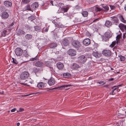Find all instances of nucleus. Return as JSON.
Wrapping results in <instances>:
<instances>
[{
    "instance_id": "obj_1",
    "label": "nucleus",
    "mask_w": 126,
    "mask_h": 126,
    "mask_svg": "<svg viewBox=\"0 0 126 126\" xmlns=\"http://www.w3.org/2000/svg\"><path fill=\"white\" fill-rule=\"evenodd\" d=\"M29 76V74L27 71L23 72L20 76V79L22 80H25L27 79Z\"/></svg>"
},
{
    "instance_id": "obj_2",
    "label": "nucleus",
    "mask_w": 126,
    "mask_h": 126,
    "mask_svg": "<svg viewBox=\"0 0 126 126\" xmlns=\"http://www.w3.org/2000/svg\"><path fill=\"white\" fill-rule=\"evenodd\" d=\"M72 44L74 47L78 49L81 46L80 42L77 40L73 41L72 42Z\"/></svg>"
},
{
    "instance_id": "obj_3",
    "label": "nucleus",
    "mask_w": 126,
    "mask_h": 126,
    "mask_svg": "<svg viewBox=\"0 0 126 126\" xmlns=\"http://www.w3.org/2000/svg\"><path fill=\"white\" fill-rule=\"evenodd\" d=\"M87 58L84 55L80 56L78 57L79 62L81 63H84L87 60Z\"/></svg>"
},
{
    "instance_id": "obj_4",
    "label": "nucleus",
    "mask_w": 126,
    "mask_h": 126,
    "mask_svg": "<svg viewBox=\"0 0 126 126\" xmlns=\"http://www.w3.org/2000/svg\"><path fill=\"white\" fill-rule=\"evenodd\" d=\"M102 53L105 56L109 57L111 54V51L109 50L104 49Z\"/></svg>"
},
{
    "instance_id": "obj_5",
    "label": "nucleus",
    "mask_w": 126,
    "mask_h": 126,
    "mask_svg": "<svg viewBox=\"0 0 126 126\" xmlns=\"http://www.w3.org/2000/svg\"><path fill=\"white\" fill-rule=\"evenodd\" d=\"M15 52L16 55L20 56L23 53V50L20 48L17 47L16 49Z\"/></svg>"
},
{
    "instance_id": "obj_6",
    "label": "nucleus",
    "mask_w": 126,
    "mask_h": 126,
    "mask_svg": "<svg viewBox=\"0 0 126 126\" xmlns=\"http://www.w3.org/2000/svg\"><path fill=\"white\" fill-rule=\"evenodd\" d=\"M68 53L71 56H74L76 55V51L75 49H71L68 51Z\"/></svg>"
},
{
    "instance_id": "obj_7",
    "label": "nucleus",
    "mask_w": 126,
    "mask_h": 126,
    "mask_svg": "<svg viewBox=\"0 0 126 126\" xmlns=\"http://www.w3.org/2000/svg\"><path fill=\"white\" fill-rule=\"evenodd\" d=\"M16 33L17 35L19 36L24 35L25 34V32L19 29L16 30Z\"/></svg>"
},
{
    "instance_id": "obj_8",
    "label": "nucleus",
    "mask_w": 126,
    "mask_h": 126,
    "mask_svg": "<svg viewBox=\"0 0 126 126\" xmlns=\"http://www.w3.org/2000/svg\"><path fill=\"white\" fill-rule=\"evenodd\" d=\"M72 85L70 84L60 85L59 86L57 87L56 88H53L51 89V90H53L55 89H58L59 88H64L66 87L72 86Z\"/></svg>"
},
{
    "instance_id": "obj_9",
    "label": "nucleus",
    "mask_w": 126,
    "mask_h": 126,
    "mask_svg": "<svg viewBox=\"0 0 126 126\" xmlns=\"http://www.w3.org/2000/svg\"><path fill=\"white\" fill-rule=\"evenodd\" d=\"M55 81L54 79L52 78H51L48 80V83L50 86L54 85L55 83Z\"/></svg>"
},
{
    "instance_id": "obj_10",
    "label": "nucleus",
    "mask_w": 126,
    "mask_h": 126,
    "mask_svg": "<svg viewBox=\"0 0 126 126\" xmlns=\"http://www.w3.org/2000/svg\"><path fill=\"white\" fill-rule=\"evenodd\" d=\"M9 15L7 12H4L1 13V17L2 18L6 19L8 18Z\"/></svg>"
},
{
    "instance_id": "obj_11",
    "label": "nucleus",
    "mask_w": 126,
    "mask_h": 126,
    "mask_svg": "<svg viewBox=\"0 0 126 126\" xmlns=\"http://www.w3.org/2000/svg\"><path fill=\"white\" fill-rule=\"evenodd\" d=\"M38 3L36 2H35L32 4L31 5L32 10L33 11L35 10L36 8H38Z\"/></svg>"
},
{
    "instance_id": "obj_12",
    "label": "nucleus",
    "mask_w": 126,
    "mask_h": 126,
    "mask_svg": "<svg viewBox=\"0 0 126 126\" xmlns=\"http://www.w3.org/2000/svg\"><path fill=\"white\" fill-rule=\"evenodd\" d=\"M4 4L5 6L7 7H9L12 6V2L10 1H4Z\"/></svg>"
},
{
    "instance_id": "obj_13",
    "label": "nucleus",
    "mask_w": 126,
    "mask_h": 126,
    "mask_svg": "<svg viewBox=\"0 0 126 126\" xmlns=\"http://www.w3.org/2000/svg\"><path fill=\"white\" fill-rule=\"evenodd\" d=\"M80 68V66L76 63H73L71 67V68L73 70H77Z\"/></svg>"
},
{
    "instance_id": "obj_14",
    "label": "nucleus",
    "mask_w": 126,
    "mask_h": 126,
    "mask_svg": "<svg viewBox=\"0 0 126 126\" xmlns=\"http://www.w3.org/2000/svg\"><path fill=\"white\" fill-rule=\"evenodd\" d=\"M83 44L86 46L89 45L91 43L90 40L88 38L84 39L83 41Z\"/></svg>"
},
{
    "instance_id": "obj_15",
    "label": "nucleus",
    "mask_w": 126,
    "mask_h": 126,
    "mask_svg": "<svg viewBox=\"0 0 126 126\" xmlns=\"http://www.w3.org/2000/svg\"><path fill=\"white\" fill-rule=\"evenodd\" d=\"M102 11H108L109 9V7L107 5L104 4H102Z\"/></svg>"
},
{
    "instance_id": "obj_16",
    "label": "nucleus",
    "mask_w": 126,
    "mask_h": 126,
    "mask_svg": "<svg viewBox=\"0 0 126 126\" xmlns=\"http://www.w3.org/2000/svg\"><path fill=\"white\" fill-rule=\"evenodd\" d=\"M57 66L58 68L59 69H62L64 67V65L61 62H58L57 64Z\"/></svg>"
},
{
    "instance_id": "obj_17",
    "label": "nucleus",
    "mask_w": 126,
    "mask_h": 126,
    "mask_svg": "<svg viewBox=\"0 0 126 126\" xmlns=\"http://www.w3.org/2000/svg\"><path fill=\"white\" fill-rule=\"evenodd\" d=\"M54 23L56 26L58 28H62L63 27V25L61 24L58 21L55 22Z\"/></svg>"
},
{
    "instance_id": "obj_18",
    "label": "nucleus",
    "mask_w": 126,
    "mask_h": 126,
    "mask_svg": "<svg viewBox=\"0 0 126 126\" xmlns=\"http://www.w3.org/2000/svg\"><path fill=\"white\" fill-rule=\"evenodd\" d=\"M119 27L120 29L122 31H124L126 28V26L124 25V24L121 23L119 25Z\"/></svg>"
},
{
    "instance_id": "obj_19",
    "label": "nucleus",
    "mask_w": 126,
    "mask_h": 126,
    "mask_svg": "<svg viewBox=\"0 0 126 126\" xmlns=\"http://www.w3.org/2000/svg\"><path fill=\"white\" fill-rule=\"evenodd\" d=\"M43 65V63L41 61H38L36 62L35 65L37 67H42Z\"/></svg>"
},
{
    "instance_id": "obj_20",
    "label": "nucleus",
    "mask_w": 126,
    "mask_h": 126,
    "mask_svg": "<svg viewBox=\"0 0 126 126\" xmlns=\"http://www.w3.org/2000/svg\"><path fill=\"white\" fill-rule=\"evenodd\" d=\"M44 84L42 82L38 83L37 85V87L39 89H42L44 87Z\"/></svg>"
},
{
    "instance_id": "obj_21",
    "label": "nucleus",
    "mask_w": 126,
    "mask_h": 126,
    "mask_svg": "<svg viewBox=\"0 0 126 126\" xmlns=\"http://www.w3.org/2000/svg\"><path fill=\"white\" fill-rule=\"evenodd\" d=\"M69 43V41L68 39L66 38H64L63 39V44L64 46H67L68 45Z\"/></svg>"
},
{
    "instance_id": "obj_22",
    "label": "nucleus",
    "mask_w": 126,
    "mask_h": 126,
    "mask_svg": "<svg viewBox=\"0 0 126 126\" xmlns=\"http://www.w3.org/2000/svg\"><path fill=\"white\" fill-rule=\"evenodd\" d=\"M92 54L96 58H99L101 56V54L98 53L97 52H93Z\"/></svg>"
},
{
    "instance_id": "obj_23",
    "label": "nucleus",
    "mask_w": 126,
    "mask_h": 126,
    "mask_svg": "<svg viewBox=\"0 0 126 126\" xmlns=\"http://www.w3.org/2000/svg\"><path fill=\"white\" fill-rule=\"evenodd\" d=\"M112 25V23L111 22L108 20H107L105 24V26L108 27Z\"/></svg>"
},
{
    "instance_id": "obj_24",
    "label": "nucleus",
    "mask_w": 126,
    "mask_h": 126,
    "mask_svg": "<svg viewBox=\"0 0 126 126\" xmlns=\"http://www.w3.org/2000/svg\"><path fill=\"white\" fill-rule=\"evenodd\" d=\"M23 53V56L25 57L26 58H28L30 56L27 53V51L26 50H24Z\"/></svg>"
},
{
    "instance_id": "obj_25",
    "label": "nucleus",
    "mask_w": 126,
    "mask_h": 126,
    "mask_svg": "<svg viewBox=\"0 0 126 126\" xmlns=\"http://www.w3.org/2000/svg\"><path fill=\"white\" fill-rule=\"evenodd\" d=\"M63 76L65 78H69L71 76V75L69 73H64L63 74Z\"/></svg>"
},
{
    "instance_id": "obj_26",
    "label": "nucleus",
    "mask_w": 126,
    "mask_h": 126,
    "mask_svg": "<svg viewBox=\"0 0 126 126\" xmlns=\"http://www.w3.org/2000/svg\"><path fill=\"white\" fill-rule=\"evenodd\" d=\"M111 17L112 21L114 22V23H117L118 22L119 20L117 17L114 16Z\"/></svg>"
},
{
    "instance_id": "obj_27",
    "label": "nucleus",
    "mask_w": 126,
    "mask_h": 126,
    "mask_svg": "<svg viewBox=\"0 0 126 126\" xmlns=\"http://www.w3.org/2000/svg\"><path fill=\"white\" fill-rule=\"evenodd\" d=\"M7 31L6 30H4L1 32V37H5L7 35Z\"/></svg>"
},
{
    "instance_id": "obj_28",
    "label": "nucleus",
    "mask_w": 126,
    "mask_h": 126,
    "mask_svg": "<svg viewBox=\"0 0 126 126\" xmlns=\"http://www.w3.org/2000/svg\"><path fill=\"white\" fill-rule=\"evenodd\" d=\"M32 35L31 34H27L26 35L25 37L26 39L29 40L32 39Z\"/></svg>"
},
{
    "instance_id": "obj_29",
    "label": "nucleus",
    "mask_w": 126,
    "mask_h": 126,
    "mask_svg": "<svg viewBox=\"0 0 126 126\" xmlns=\"http://www.w3.org/2000/svg\"><path fill=\"white\" fill-rule=\"evenodd\" d=\"M104 36H105L108 37L109 38H110L111 36V35L110 32H106L105 33L104 35Z\"/></svg>"
},
{
    "instance_id": "obj_30",
    "label": "nucleus",
    "mask_w": 126,
    "mask_h": 126,
    "mask_svg": "<svg viewBox=\"0 0 126 126\" xmlns=\"http://www.w3.org/2000/svg\"><path fill=\"white\" fill-rule=\"evenodd\" d=\"M57 44L55 43H52L50 45V47L51 48H54L57 47Z\"/></svg>"
},
{
    "instance_id": "obj_31",
    "label": "nucleus",
    "mask_w": 126,
    "mask_h": 126,
    "mask_svg": "<svg viewBox=\"0 0 126 126\" xmlns=\"http://www.w3.org/2000/svg\"><path fill=\"white\" fill-rule=\"evenodd\" d=\"M119 18L121 21L122 22L125 23L126 22V21L125 20L122 15H120L119 16Z\"/></svg>"
},
{
    "instance_id": "obj_32",
    "label": "nucleus",
    "mask_w": 126,
    "mask_h": 126,
    "mask_svg": "<svg viewBox=\"0 0 126 126\" xmlns=\"http://www.w3.org/2000/svg\"><path fill=\"white\" fill-rule=\"evenodd\" d=\"M81 13L82 16L84 17H86L87 16L88 14V12L86 11H83Z\"/></svg>"
},
{
    "instance_id": "obj_33",
    "label": "nucleus",
    "mask_w": 126,
    "mask_h": 126,
    "mask_svg": "<svg viewBox=\"0 0 126 126\" xmlns=\"http://www.w3.org/2000/svg\"><path fill=\"white\" fill-rule=\"evenodd\" d=\"M102 38L103 41H106L109 40V38L108 37H107V36H104V35H103L102 36Z\"/></svg>"
},
{
    "instance_id": "obj_34",
    "label": "nucleus",
    "mask_w": 126,
    "mask_h": 126,
    "mask_svg": "<svg viewBox=\"0 0 126 126\" xmlns=\"http://www.w3.org/2000/svg\"><path fill=\"white\" fill-rule=\"evenodd\" d=\"M26 10H28L33 12V11L32 10L30 6L29 5H27L26 7Z\"/></svg>"
},
{
    "instance_id": "obj_35",
    "label": "nucleus",
    "mask_w": 126,
    "mask_h": 126,
    "mask_svg": "<svg viewBox=\"0 0 126 126\" xmlns=\"http://www.w3.org/2000/svg\"><path fill=\"white\" fill-rule=\"evenodd\" d=\"M35 30V31H37V32H39L40 31L41 29V27L39 26H36L34 27Z\"/></svg>"
},
{
    "instance_id": "obj_36",
    "label": "nucleus",
    "mask_w": 126,
    "mask_h": 126,
    "mask_svg": "<svg viewBox=\"0 0 126 126\" xmlns=\"http://www.w3.org/2000/svg\"><path fill=\"white\" fill-rule=\"evenodd\" d=\"M22 1L24 4H27L31 1L30 0H22Z\"/></svg>"
},
{
    "instance_id": "obj_37",
    "label": "nucleus",
    "mask_w": 126,
    "mask_h": 126,
    "mask_svg": "<svg viewBox=\"0 0 126 126\" xmlns=\"http://www.w3.org/2000/svg\"><path fill=\"white\" fill-rule=\"evenodd\" d=\"M35 19V17L33 16H31L29 17V19L31 20V21H32Z\"/></svg>"
},
{
    "instance_id": "obj_38",
    "label": "nucleus",
    "mask_w": 126,
    "mask_h": 126,
    "mask_svg": "<svg viewBox=\"0 0 126 126\" xmlns=\"http://www.w3.org/2000/svg\"><path fill=\"white\" fill-rule=\"evenodd\" d=\"M45 65L48 67H50L51 66V63L50 62H48V61H47L45 62Z\"/></svg>"
},
{
    "instance_id": "obj_39",
    "label": "nucleus",
    "mask_w": 126,
    "mask_h": 126,
    "mask_svg": "<svg viewBox=\"0 0 126 126\" xmlns=\"http://www.w3.org/2000/svg\"><path fill=\"white\" fill-rule=\"evenodd\" d=\"M33 72L35 73L39 72L40 71L39 69V68H37L35 67L33 68Z\"/></svg>"
},
{
    "instance_id": "obj_40",
    "label": "nucleus",
    "mask_w": 126,
    "mask_h": 126,
    "mask_svg": "<svg viewBox=\"0 0 126 126\" xmlns=\"http://www.w3.org/2000/svg\"><path fill=\"white\" fill-rule=\"evenodd\" d=\"M95 11L97 12L98 11H102V8H99L98 7H96L95 9Z\"/></svg>"
},
{
    "instance_id": "obj_41",
    "label": "nucleus",
    "mask_w": 126,
    "mask_h": 126,
    "mask_svg": "<svg viewBox=\"0 0 126 126\" xmlns=\"http://www.w3.org/2000/svg\"><path fill=\"white\" fill-rule=\"evenodd\" d=\"M32 83V81H30L28 83V84H27V83H21V84H24L25 86H30V85Z\"/></svg>"
},
{
    "instance_id": "obj_42",
    "label": "nucleus",
    "mask_w": 126,
    "mask_h": 126,
    "mask_svg": "<svg viewBox=\"0 0 126 126\" xmlns=\"http://www.w3.org/2000/svg\"><path fill=\"white\" fill-rule=\"evenodd\" d=\"M12 59L13 60V63H14L16 64H17L18 63V62L15 59L12 58Z\"/></svg>"
},
{
    "instance_id": "obj_43",
    "label": "nucleus",
    "mask_w": 126,
    "mask_h": 126,
    "mask_svg": "<svg viewBox=\"0 0 126 126\" xmlns=\"http://www.w3.org/2000/svg\"><path fill=\"white\" fill-rule=\"evenodd\" d=\"M116 41H115L112 42V44L110 45V46L111 47H113L116 44Z\"/></svg>"
},
{
    "instance_id": "obj_44",
    "label": "nucleus",
    "mask_w": 126,
    "mask_h": 126,
    "mask_svg": "<svg viewBox=\"0 0 126 126\" xmlns=\"http://www.w3.org/2000/svg\"><path fill=\"white\" fill-rule=\"evenodd\" d=\"M37 56H36L34 58H32L30 59L29 60H30L31 61H37Z\"/></svg>"
},
{
    "instance_id": "obj_45",
    "label": "nucleus",
    "mask_w": 126,
    "mask_h": 126,
    "mask_svg": "<svg viewBox=\"0 0 126 126\" xmlns=\"http://www.w3.org/2000/svg\"><path fill=\"white\" fill-rule=\"evenodd\" d=\"M68 7H66V8H64L62 9V10L64 12H67L68 9Z\"/></svg>"
},
{
    "instance_id": "obj_46",
    "label": "nucleus",
    "mask_w": 126,
    "mask_h": 126,
    "mask_svg": "<svg viewBox=\"0 0 126 126\" xmlns=\"http://www.w3.org/2000/svg\"><path fill=\"white\" fill-rule=\"evenodd\" d=\"M50 71L52 72V73H55V71L53 68V67H52L51 66L49 67Z\"/></svg>"
},
{
    "instance_id": "obj_47",
    "label": "nucleus",
    "mask_w": 126,
    "mask_h": 126,
    "mask_svg": "<svg viewBox=\"0 0 126 126\" xmlns=\"http://www.w3.org/2000/svg\"><path fill=\"white\" fill-rule=\"evenodd\" d=\"M120 58L121 61H124L125 59V58L124 57L122 56H120Z\"/></svg>"
},
{
    "instance_id": "obj_48",
    "label": "nucleus",
    "mask_w": 126,
    "mask_h": 126,
    "mask_svg": "<svg viewBox=\"0 0 126 126\" xmlns=\"http://www.w3.org/2000/svg\"><path fill=\"white\" fill-rule=\"evenodd\" d=\"M58 6L60 7H63L64 6V4L61 3H59L58 4Z\"/></svg>"
},
{
    "instance_id": "obj_49",
    "label": "nucleus",
    "mask_w": 126,
    "mask_h": 126,
    "mask_svg": "<svg viewBox=\"0 0 126 126\" xmlns=\"http://www.w3.org/2000/svg\"><path fill=\"white\" fill-rule=\"evenodd\" d=\"M118 88V87H116V86H114L111 87V89L115 91Z\"/></svg>"
},
{
    "instance_id": "obj_50",
    "label": "nucleus",
    "mask_w": 126,
    "mask_h": 126,
    "mask_svg": "<svg viewBox=\"0 0 126 126\" xmlns=\"http://www.w3.org/2000/svg\"><path fill=\"white\" fill-rule=\"evenodd\" d=\"M63 59V58L62 57H58L57 59V60L60 61L62 60Z\"/></svg>"
},
{
    "instance_id": "obj_51",
    "label": "nucleus",
    "mask_w": 126,
    "mask_h": 126,
    "mask_svg": "<svg viewBox=\"0 0 126 126\" xmlns=\"http://www.w3.org/2000/svg\"><path fill=\"white\" fill-rule=\"evenodd\" d=\"M111 9V10L115 9V7L113 5H110Z\"/></svg>"
},
{
    "instance_id": "obj_52",
    "label": "nucleus",
    "mask_w": 126,
    "mask_h": 126,
    "mask_svg": "<svg viewBox=\"0 0 126 126\" xmlns=\"http://www.w3.org/2000/svg\"><path fill=\"white\" fill-rule=\"evenodd\" d=\"M121 35H118L116 37V40H119L121 38Z\"/></svg>"
},
{
    "instance_id": "obj_53",
    "label": "nucleus",
    "mask_w": 126,
    "mask_h": 126,
    "mask_svg": "<svg viewBox=\"0 0 126 126\" xmlns=\"http://www.w3.org/2000/svg\"><path fill=\"white\" fill-rule=\"evenodd\" d=\"M81 8V7L80 6L78 5L76 6L75 7V8L77 9H80Z\"/></svg>"
},
{
    "instance_id": "obj_54",
    "label": "nucleus",
    "mask_w": 126,
    "mask_h": 126,
    "mask_svg": "<svg viewBox=\"0 0 126 126\" xmlns=\"http://www.w3.org/2000/svg\"><path fill=\"white\" fill-rule=\"evenodd\" d=\"M100 18H95L94 19V20H93V22H96L98 20L100 19Z\"/></svg>"
},
{
    "instance_id": "obj_55",
    "label": "nucleus",
    "mask_w": 126,
    "mask_h": 126,
    "mask_svg": "<svg viewBox=\"0 0 126 126\" xmlns=\"http://www.w3.org/2000/svg\"><path fill=\"white\" fill-rule=\"evenodd\" d=\"M105 82L103 81H101L99 82V83L100 84H105Z\"/></svg>"
},
{
    "instance_id": "obj_56",
    "label": "nucleus",
    "mask_w": 126,
    "mask_h": 126,
    "mask_svg": "<svg viewBox=\"0 0 126 126\" xmlns=\"http://www.w3.org/2000/svg\"><path fill=\"white\" fill-rule=\"evenodd\" d=\"M24 110V109L22 108H19V111L20 112H22Z\"/></svg>"
},
{
    "instance_id": "obj_57",
    "label": "nucleus",
    "mask_w": 126,
    "mask_h": 126,
    "mask_svg": "<svg viewBox=\"0 0 126 126\" xmlns=\"http://www.w3.org/2000/svg\"><path fill=\"white\" fill-rule=\"evenodd\" d=\"M16 110V109L15 108L14 109H12L11 110V111L12 112H15Z\"/></svg>"
},
{
    "instance_id": "obj_58",
    "label": "nucleus",
    "mask_w": 126,
    "mask_h": 126,
    "mask_svg": "<svg viewBox=\"0 0 126 126\" xmlns=\"http://www.w3.org/2000/svg\"><path fill=\"white\" fill-rule=\"evenodd\" d=\"M14 25L13 23V22L9 26V28H10V27Z\"/></svg>"
},
{
    "instance_id": "obj_59",
    "label": "nucleus",
    "mask_w": 126,
    "mask_h": 126,
    "mask_svg": "<svg viewBox=\"0 0 126 126\" xmlns=\"http://www.w3.org/2000/svg\"><path fill=\"white\" fill-rule=\"evenodd\" d=\"M114 79L113 78H111L109 79V81H112Z\"/></svg>"
},
{
    "instance_id": "obj_60",
    "label": "nucleus",
    "mask_w": 126,
    "mask_h": 126,
    "mask_svg": "<svg viewBox=\"0 0 126 126\" xmlns=\"http://www.w3.org/2000/svg\"><path fill=\"white\" fill-rule=\"evenodd\" d=\"M48 29L47 28H46L45 30V32H47L48 30Z\"/></svg>"
},
{
    "instance_id": "obj_61",
    "label": "nucleus",
    "mask_w": 126,
    "mask_h": 126,
    "mask_svg": "<svg viewBox=\"0 0 126 126\" xmlns=\"http://www.w3.org/2000/svg\"><path fill=\"white\" fill-rule=\"evenodd\" d=\"M51 4L52 5H53V1H51L50 2Z\"/></svg>"
},
{
    "instance_id": "obj_62",
    "label": "nucleus",
    "mask_w": 126,
    "mask_h": 126,
    "mask_svg": "<svg viewBox=\"0 0 126 126\" xmlns=\"http://www.w3.org/2000/svg\"><path fill=\"white\" fill-rule=\"evenodd\" d=\"M114 91L113 89L112 90V93L111 94L112 95H113L114 94H113V93Z\"/></svg>"
},
{
    "instance_id": "obj_63",
    "label": "nucleus",
    "mask_w": 126,
    "mask_h": 126,
    "mask_svg": "<svg viewBox=\"0 0 126 126\" xmlns=\"http://www.w3.org/2000/svg\"><path fill=\"white\" fill-rule=\"evenodd\" d=\"M117 47H118V46H115L114 48H113V49H118L117 48Z\"/></svg>"
},
{
    "instance_id": "obj_64",
    "label": "nucleus",
    "mask_w": 126,
    "mask_h": 126,
    "mask_svg": "<svg viewBox=\"0 0 126 126\" xmlns=\"http://www.w3.org/2000/svg\"><path fill=\"white\" fill-rule=\"evenodd\" d=\"M20 125V124L18 122L17 124V126H19Z\"/></svg>"
}]
</instances>
